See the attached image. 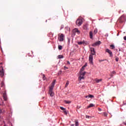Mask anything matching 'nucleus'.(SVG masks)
<instances>
[{"instance_id": "obj_38", "label": "nucleus", "mask_w": 126, "mask_h": 126, "mask_svg": "<svg viewBox=\"0 0 126 126\" xmlns=\"http://www.w3.org/2000/svg\"><path fill=\"white\" fill-rule=\"evenodd\" d=\"M58 16H55V17H54V19H58Z\"/></svg>"}, {"instance_id": "obj_10", "label": "nucleus", "mask_w": 126, "mask_h": 126, "mask_svg": "<svg viewBox=\"0 0 126 126\" xmlns=\"http://www.w3.org/2000/svg\"><path fill=\"white\" fill-rule=\"evenodd\" d=\"M86 74V71H80V74L81 75V76H84L85 75V74Z\"/></svg>"}, {"instance_id": "obj_18", "label": "nucleus", "mask_w": 126, "mask_h": 126, "mask_svg": "<svg viewBox=\"0 0 126 126\" xmlns=\"http://www.w3.org/2000/svg\"><path fill=\"white\" fill-rule=\"evenodd\" d=\"M64 102L65 104H70V103H71V101L70 100H64Z\"/></svg>"}, {"instance_id": "obj_16", "label": "nucleus", "mask_w": 126, "mask_h": 126, "mask_svg": "<svg viewBox=\"0 0 126 126\" xmlns=\"http://www.w3.org/2000/svg\"><path fill=\"white\" fill-rule=\"evenodd\" d=\"M92 107H94V105L93 103H91L90 105L88 106L87 109H89V108H92Z\"/></svg>"}, {"instance_id": "obj_26", "label": "nucleus", "mask_w": 126, "mask_h": 126, "mask_svg": "<svg viewBox=\"0 0 126 126\" xmlns=\"http://www.w3.org/2000/svg\"><path fill=\"white\" fill-rule=\"evenodd\" d=\"M84 69H85V68L84 67H83V66L82 67V68H81L80 71H84Z\"/></svg>"}, {"instance_id": "obj_8", "label": "nucleus", "mask_w": 126, "mask_h": 126, "mask_svg": "<svg viewBox=\"0 0 126 126\" xmlns=\"http://www.w3.org/2000/svg\"><path fill=\"white\" fill-rule=\"evenodd\" d=\"M99 45H101V41H98L96 42L95 43H94L92 46L93 47H95L96 46H99Z\"/></svg>"}, {"instance_id": "obj_44", "label": "nucleus", "mask_w": 126, "mask_h": 126, "mask_svg": "<svg viewBox=\"0 0 126 126\" xmlns=\"http://www.w3.org/2000/svg\"><path fill=\"white\" fill-rule=\"evenodd\" d=\"M2 113V111L1 109H0V114H1Z\"/></svg>"}, {"instance_id": "obj_49", "label": "nucleus", "mask_w": 126, "mask_h": 126, "mask_svg": "<svg viewBox=\"0 0 126 126\" xmlns=\"http://www.w3.org/2000/svg\"><path fill=\"white\" fill-rule=\"evenodd\" d=\"M105 36H109V34H106Z\"/></svg>"}, {"instance_id": "obj_43", "label": "nucleus", "mask_w": 126, "mask_h": 126, "mask_svg": "<svg viewBox=\"0 0 126 126\" xmlns=\"http://www.w3.org/2000/svg\"><path fill=\"white\" fill-rule=\"evenodd\" d=\"M63 26H61V30H62V29H63Z\"/></svg>"}, {"instance_id": "obj_9", "label": "nucleus", "mask_w": 126, "mask_h": 126, "mask_svg": "<svg viewBox=\"0 0 126 126\" xmlns=\"http://www.w3.org/2000/svg\"><path fill=\"white\" fill-rule=\"evenodd\" d=\"M124 19H125V16H122L119 18V21H120V22H121V23H122V22H124Z\"/></svg>"}, {"instance_id": "obj_34", "label": "nucleus", "mask_w": 126, "mask_h": 126, "mask_svg": "<svg viewBox=\"0 0 126 126\" xmlns=\"http://www.w3.org/2000/svg\"><path fill=\"white\" fill-rule=\"evenodd\" d=\"M62 72H63V71H62V70H60L58 72V75H60V74H62Z\"/></svg>"}, {"instance_id": "obj_31", "label": "nucleus", "mask_w": 126, "mask_h": 126, "mask_svg": "<svg viewBox=\"0 0 126 126\" xmlns=\"http://www.w3.org/2000/svg\"><path fill=\"white\" fill-rule=\"evenodd\" d=\"M60 109H61V110H62V111H65V108H63V107H60Z\"/></svg>"}, {"instance_id": "obj_24", "label": "nucleus", "mask_w": 126, "mask_h": 126, "mask_svg": "<svg viewBox=\"0 0 126 126\" xmlns=\"http://www.w3.org/2000/svg\"><path fill=\"white\" fill-rule=\"evenodd\" d=\"M58 49L59 50H63V46L62 45H59Z\"/></svg>"}, {"instance_id": "obj_35", "label": "nucleus", "mask_w": 126, "mask_h": 126, "mask_svg": "<svg viewBox=\"0 0 126 126\" xmlns=\"http://www.w3.org/2000/svg\"><path fill=\"white\" fill-rule=\"evenodd\" d=\"M63 113H64V114L65 115H67V112H66V109L63 111Z\"/></svg>"}, {"instance_id": "obj_1", "label": "nucleus", "mask_w": 126, "mask_h": 126, "mask_svg": "<svg viewBox=\"0 0 126 126\" xmlns=\"http://www.w3.org/2000/svg\"><path fill=\"white\" fill-rule=\"evenodd\" d=\"M91 54L90 55L89 57V61L90 63L91 64H93V56H95L96 55V52L95 51V49L94 48H91Z\"/></svg>"}, {"instance_id": "obj_27", "label": "nucleus", "mask_w": 126, "mask_h": 126, "mask_svg": "<svg viewBox=\"0 0 126 126\" xmlns=\"http://www.w3.org/2000/svg\"><path fill=\"white\" fill-rule=\"evenodd\" d=\"M86 119H92V117L91 116H89L88 115L86 116Z\"/></svg>"}, {"instance_id": "obj_11", "label": "nucleus", "mask_w": 126, "mask_h": 126, "mask_svg": "<svg viewBox=\"0 0 126 126\" xmlns=\"http://www.w3.org/2000/svg\"><path fill=\"white\" fill-rule=\"evenodd\" d=\"M88 28V24H87L84 25L83 29H84L85 30H87Z\"/></svg>"}, {"instance_id": "obj_51", "label": "nucleus", "mask_w": 126, "mask_h": 126, "mask_svg": "<svg viewBox=\"0 0 126 126\" xmlns=\"http://www.w3.org/2000/svg\"><path fill=\"white\" fill-rule=\"evenodd\" d=\"M105 36H109V34H106Z\"/></svg>"}, {"instance_id": "obj_40", "label": "nucleus", "mask_w": 126, "mask_h": 126, "mask_svg": "<svg viewBox=\"0 0 126 126\" xmlns=\"http://www.w3.org/2000/svg\"><path fill=\"white\" fill-rule=\"evenodd\" d=\"M106 60L105 59V60H99V61L100 62H104V61H106Z\"/></svg>"}, {"instance_id": "obj_22", "label": "nucleus", "mask_w": 126, "mask_h": 126, "mask_svg": "<svg viewBox=\"0 0 126 126\" xmlns=\"http://www.w3.org/2000/svg\"><path fill=\"white\" fill-rule=\"evenodd\" d=\"M88 98H94V95H93L92 94H89Z\"/></svg>"}, {"instance_id": "obj_19", "label": "nucleus", "mask_w": 126, "mask_h": 126, "mask_svg": "<svg viewBox=\"0 0 126 126\" xmlns=\"http://www.w3.org/2000/svg\"><path fill=\"white\" fill-rule=\"evenodd\" d=\"M84 76H81L80 75V77H79V80L81 81V80L82 79H84V77H83Z\"/></svg>"}, {"instance_id": "obj_33", "label": "nucleus", "mask_w": 126, "mask_h": 126, "mask_svg": "<svg viewBox=\"0 0 126 126\" xmlns=\"http://www.w3.org/2000/svg\"><path fill=\"white\" fill-rule=\"evenodd\" d=\"M110 47H111V48H112V49H115V45H114L113 44L111 45Z\"/></svg>"}, {"instance_id": "obj_12", "label": "nucleus", "mask_w": 126, "mask_h": 126, "mask_svg": "<svg viewBox=\"0 0 126 126\" xmlns=\"http://www.w3.org/2000/svg\"><path fill=\"white\" fill-rule=\"evenodd\" d=\"M114 74H116V71H113L110 73V76L111 77H113L114 76Z\"/></svg>"}, {"instance_id": "obj_37", "label": "nucleus", "mask_w": 126, "mask_h": 126, "mask_svg": "<svg viewBox=\"0 0 126 126\" xmlns=\"http://www.w3.org/2000/svg\"><path fill=\"white\" fill-rule=\"evenodd\" d=\"M115 61H116V62H119V58H116L115 59Z\"/></svg>"}, {"instance_id": "obj_25", "label": "nucleus", "mask_w": 126, "mask_h": 126, "mask_svg": "<svg viewBox=\"0 0 126 126\" xmlns=\"http://www.w3.org/2000/svg\"><path fill=\"white\" fill-rule=\"evenodd\" d=\"M58 58L59 59H63V55H59L58 56Z\"/></svg>"}, {"instance_id": "obj_28", "label": "nucleus", "mask_w": 126, "mask_h": 126, "mask_svg": "<svg viewBox=\"0 0 126 126\" xmlns=\"http://www.w3.org/2000/svg\"><path fill=\"white\" fill-rule=\"evenodd\" d=\"M42 78L43 79V80H46L47 79V78H46V76H45V75H43V77Z\"/></svg>"}, {"instance_id": "obj_2", "label": "nucleus", "mask_w": 126, "mask_h": 126, "mask_svg": "<svg viewBox=\"0 0 126 126\" xmlns=\"http://www.w3.org/2000/svg\"><path fill=\"white\" fill-rule=\"evenodd\" d=\"M82 23H83V21L82 20V19L78 18L76 21V25L77 26H81L82 25Z\"/></svg>"}, {"instance_id": "obj_48", "label": "nucleus", "mask_w": 126, "mask_h": 126, "mask_svg": "<svg viewBox=\"0 0 126 126\" xmlns=\"http://www.w3.org/2000/svg\"><path fill=\"white\" fill-rule=\"evenodd\" d=\"M71 126H74V124L71 125Z\"/></svg>"}, {"instance_id": "obj_45", "label": "nucleus", "mask_w": 126, "mask_h": 126, "mask_svg": "<svg viewBox=\"0 0 126 126\" xmlns=\"http://www.w3.org/2000/svg\"><path fill=\"white\" fill-rule=\"evenodd\" d=\"M124 40H125V41H126V36H124Z\"/></svg>"}, {"instance_id": "obj_6", "label": "nucleus", "mask_w": 126, "mask_h": 126, "mask_svg": "<svg viewBox=\"0 0 126 126\" xmlns=\"http://www.w3.org/2000/svg\"><path fill=\"white\" fill-rule=\"evenodd\" d=\"M3 97L4 101H7V95H6V92L5 91L3 94Z\"/></svg>"}, {"instance_id": "obj_29", "label": "nucleus", "mask_w": 126, "mask_h": 126, "mask_svg": "<svg viewBox=\"0 0 126 126\" xmlns=\"http://www.w3.org/2000/svg\"><path fill=\"white\" fill-rule=\"evenodd\" d=\"M97 32H98V31L97 30V29H95L94 30V34H97Z\"/></svg>"}, {"instance_id": "obj_50", "label": "nucleus", "mask_w": 126, "mask_h": 126, "mask_svg": "<svg viewBox=\"0 0 126 126\" xmlns=\"http://www.w3.org/2000/svg\"><path fill=\"white\" fill-rule=\"evenodd\" d=\"M105 36H109V34H106Z\"/></svg>"}, {"instance_id": "obj_5", "label": "nucleus", "mask_w": 126, "mask_h": 126, "mask_svg": "<svg viewBox=\"0 0 126 126\" xmlns=\"http://www.w3.org/2000/svg\"><path fill=\"white\" fill-rule=\"evenodd\" d=\"M4 75V70H3V68L1 67V69L0 70V76L1 77H3Z\"/></svg>"}, {"instance_id": "obj_13", "label": "nucleus", "mask_w": 126, "mask_h": 126, "mask_svg": "<svg viewBox=\"0 0 126 126\" xmlns=\"http://www.w3.org/2000/svg\"><path fill=\"white\" fill-rule=\"evenodd\" d=\"M74 32H77V33H78V34H80V31H79V30H78V29H74L73 30Z\"/></svg>"}, {"instance_id": "obj_21", "label": "nucleus", "mask_w": 126, "mask_h": 126, "mask_svg": "<svg viewBox=\"0 0 126 126\" xmlns=\"http://www.w3.org/2000/svg\"><path fill=\"white\" fill-rule=\"evenodd\" d=\"M75 126H79V123H78V121L76 120V121H75Z\"/></svg>"}, {"instance_id": "obj_39", "label": "nucleus", "mask_w": 126, "mask_h": 126, "mask_svg": "<svg viewBox=\"0 0 126 126\" xmlns=\"http://www.w3.org/2000/svg\"><path fill=\"white\" fill-rule=\"evenodd\" d=\"M83 67H84L85 68L86 67V66H87V63H86L84 66H83Z\"/></svg>"}, {"instance_id": "obj_30", "label": "nucleus", "mask_w": 126, "mask_h": 126, "mask_svg": "<svg viewBox=\"0 0 126 126\" xmlns=\"http://www.w3.org/2000/svg\"><path fill=\"white\" fill-rule=\"evenodd\" d=\"M83 41H80L78 42V45H83Z\"/></svg>"}, {"instance_id": "obj_4", "label": "nucleus", "mask_w": 126, "mask_h": 126, "mask_svg": "<svg viewBox=\"0 0 126 126\" xmlns=\"http://www.w3.org/2000/svg\"><path fill=\"white\" fill-rule=\"evenodd\" d=\"M63 38H64V35L63 33H59L58 34V40L60 42H63Z\"/></svg>"}, {"instance_id": "obj_14", "label": "nucleus", "mask_w": 126, "mask_h": 126, "mask_svg": "<svg viewBox=\"0 0 126 126\" xmlns=\"http://www.w3.org/2000/svg\"><path fill=\"white\" fill-rule=\"evenodd\" d=\"M102 79H95V82H96V83H99V82H101L102 81Z\"/></svg>"}, {"instance_id": "obj_20", "label": "nucleus", "mask_w": 126, "mask_h": 126, "mask_svg": "<svg viewBox=\"0 0 126 126\" xmlns=\"http://www.w3.org/2000/svg\"><path fill=\"white\" fill-rule=\"evenodd\" d=\"M55 84H56V80H54L53 82L52 83L51 86L55 87Z\"/></svg>"}, {"instance_id": "obj_7", "label": "nucleus", "mask_w": 126, "mask_h": 126, "mask_svg": "<svg viewBox=\"0 0 126 126\" xmlns=\"http://www.w3.org/2000/svg\"><path fill=\"white\" fill-rule=\"evenodd\" d=\"M106 53H108L110 55V57H113V52L110 50L109 49H106Z\"/></svg>"}, {"instance_id": "obj_23", "label": "nucleus", "mask_w": 126, "mask_h": 126, "mask_svg": "<svg viewBox=\"0 0 126 126\" xmlns=\"http://www.w3.org/2000/svg\"><path fill=\"white\" fill-rule=\"evenodd\" d=\"M69 84V82L68 81H67L65 84V87H67V86H68Z\"/></svg>"}, {"instance_id": "obj_47", "label": "nucleus", "mask_w": 126, "mask_h": 126, "mask_svg": "<svg viewBox=\"0 0 126 126\" xmlns=\"http://www.w3.org/2000/svg\"><path fill=\"white\" fill-rule=\"evenodd\" d=\"M85 98H88V95L86 96Z\"/></svg>"}, {"instance_id": "obj_36", "label": "nucleus", "mask_w": 126, "mask_h": 126, "mask_svg": "<svg viewBox=\"0 0 126 126\" xmlns=\"http://www.w3.org/2000/svg\"><path fill=\"white\" fill-rule=\"evenodd\" d=\"M64 70H66V69H68V68L66 66H64Z\"/></svg>"}, {"instance_id": "obj_41", "label": "nucleus", "mask_w": 126, "mask_h": 126, "mask_svg": "<svg viewBox=\"0 0 126 126\" xmlns=\"http://www.w3.org/2000/svg\"><path fill=\"white\" fill-rule=\"evenodd\" d=\"M98 110L99 112H101V111H102V109L101 108H98Z\"/></svg>"}, {"instance_id": "obj_42", "label": "nucleus", "mask_w": 126, "mask_h": 126, "mask_svg": "<svg viewBox=\"0 0 126 126\" xmlns=\"http://www.w3.org/2000/svg\"><path fill=\"white\" fill-rule=\"evenodd\" d=\"M67 63L68 64H70V63L69 62V61H67Z\"/></svg>"}, {"instance_id": "obj_15", "label": "nucleus", "mask_w": 126, "mask_h": 126, "mask_svg": "<svg viewBox=\"0 0 126 126\" xmlns=\"http://www.w3.org/2000/svg\"><path fill=\"white\" fill-rule=\"evenodd\" d=\"M90 37L91 38V39H93V32H90Z\"/></svg>"}, {"instance_id": "obj_46", "label": "nucleus", "mask_w": 126, "mask_h": 126, "mask_svg": "<svg viewBox=\"0 0 126 126\" xmlns=\"http://www.w3.org/2000/svg\"><path fill=\"white\" fill-rule=\"evenodd\" d=\"M123 124H124V125H125V126H126V122H124Z\"/></svg>"}, {"instance_id": "obj_3", "label": "nucleus", "mask_w": 126, "mask_h": 126, "mask_svg": "<svg viewBox=\"0 0 126 126\" xmlns=\"http://www.w3.org/2000/svg\"><path fill=\"white\" fill-rule=\"evenodd\" d=\"M54 87H55L54 86H51L49 87V94L51 96H54V94L53 92V89H54Z\"/></svg>"}, {"instance_id": "obj_17", "label": "nucleus", "mask_w": 126, "mask_h": 126, "mask_svg": "<svg viewBox=\"0 0 126 126\" xmlns=\"http://www.w3.org/2000/svg\"><path fill=\"white\" fill-rule=\"evenodd\" d=\"M83 45L84 46H86L87 45H88V43L87 42V41H83Z\"/></svg>"}, {"instance_id": "obj_52", "label": "nucleus", "mask_w": 126, "mask_h": 126, "mask_svg": "<svg viewBox=\"0 0 126 126\" xmlns=\"http://www.w3.org/2000/svg\"><path fill=\"white\" fill-rule=\"evenodd\" d=\"M4 126H7V125L6 126V125H4Z\"/></svg>"}, {"instance_id": "obj_32", "label": "nucleus", "mask_w": 126, "mask_h": 126, "mask_svg": "<svg viewBox=\"0 0 126 126\" xmlns=\"http://www.w3.org/2000/svg\"><path fill=\"white\" fill-rule=\"evenodd\" d=\"M103 115L104 117H107L108 116V114L106 112H103Z\"/></svg>"}]
</instances>
